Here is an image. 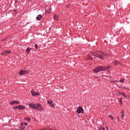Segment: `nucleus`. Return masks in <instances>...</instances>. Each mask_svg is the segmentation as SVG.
Listing matches in <instances>:
<instances>
[{"instance_id":"obj_6","label":"nucleus","mask_w":130,"mask_h":130,"mask_svg":"<svg viewBox=\"0 0 130 130\" xmlns=\"http://www.w3.org/2000/svg\"><path fill=\"white\" fill-rule=\"evenodd\" d=\"M26 74H29V70H21L19 72L20 76H23L24 75H26Z\"/></svg>"},{"instance_id":"obj_25","label":"nucleus","mask_w":130,"mask_h":130,"mask_svg":"<svg viewBox=\"0 0 130 130\" xmlns=\"http://www.w3.org/2000/svg\"><path fill=\"white\" fill-rule=\"evenodd\" d=\"M123 89H124V90H129V88H128V87H123Z\"/></svg>"},{"instance_id":"obj_18","label":"nucleus","mask_w":130,"mask_h":130,"mask_svg":"<svg viewBox=\"0 0 130 130\" xmlns=\"http://www.w3.org/2000/svg\"><path fill=\"white\" fill-rule=\"evenodd\" d=\"M24 120H26L29 122L31 121V119L30 118L26 117L24 118Z\"/></svg>"},{"instance_id":"obj_1","label":"nucleus","mask_w":130,"mask_h":130,"mask_svg":"<svg viewBox=\"0 0 130 130\" xmlns=\"http://www.w3.org/2000/svg\"><path fill=\"white\" fill-rule=\"evenodd\" d=\"M91 55H93V56H95L96 57H98V58H100V59L102 60L104 59V56H107V54L105 52H103L101 51L91 52Z\"/></svg>"},{"instance_id":"obj_16","label":"nucleus","mask_w":130,"mask_h":130,"mask_svg":"<svg viewBox=\"0 0 130 130\" xmlns=\"http://www.w3.org/2000/svg\"><path fill=\"white\" fill-rule=\"evenodd\" d=\"M121 115L122 118L123 119V118L124 117V112H123V111H121Z\"/></svg>"},{"instance_id":"obj_27","label":"nucleus","mask_w":130,"mask_h":130,"mask_svg":"<svg viewBox=\"0 0 130 130\" xmlns=\"http://www.w3.org/2000/svg\"><path fill=\"white\" fill-rule=\"evenodd\" d=\"M35 47L36 49H37V48H38V45H37V44H35Z\"/></svg>"},{"instance_id":"obj_33","label":"nucleus","mask_w":130,"mask_h":130,"mask_svg":"<svg viewBox=\"0 0 130 130\" xmlns=\"http://www.w3.org/2000/svg\"><path fill=\"white\" fill-rule=\"evenodd\" d=\"M45 129H46V128H42V129H40L39 130H45Z\"/></svg>"},{"instance_id":"obj_15","label":"nucleus","mask_w":130,"mask_h":130,"mask_svg":"<svg viewBox=\"0 0 130 130\" xmlns=\"http://www.w3.org/2000/svg\"><path fill=\"white\" fill-rule=\"evenodd\" d=\"M31 49H32V48H27L26 49V52L27 54H28V53H30V51L31 50Z\"/></svg>"},{"instance_id":"obj_17","label":"nucleus","mask_w":130,"mask_h":130,"mask_svg":"<svg viewBox=\"0 0 130 130\" xmlns=\"http://www.w3.org/2000/svg\"><path fill=\"white\" fill-rule=\"evenodd\" d=\"M114 64L115 66H117V64H120V62L118 61L115 60Z\"/></svg>"},{"instance_id":"obj_24","label":"nucleus","mask_w":130,"mask_h":130,"mask_svg":"<svg viewBox=\"0 0 130 130\" xmlns=\"http://www.w3.org/2000/svg\"><path fill=\"white\" fill-rule=\"evenodd\" d=\"M108 116H109V117H110V118L112 119V120H113V119H114L113 118V116H112V115H109Z\"/></svg>"},{"instance_id":"obj_9","label":"nucleus","mask_w":130,"mask_h":130,"mask_svg":"<svg viewBox=\"0 0 130 130\" xmlns=\"http://www.w3.org/2000/svg\"><path fill=\"white\" fill-rule=\"evenodd\" d=\"M25 128H26V127L24 126L23 123H21L20 126L19 127L20 130H24Z\"/></svg>"},{"instance_id":"obj_5","label":"nucleus","mask_w":130,"mask_h":130,"mask_svg":"<svg viewBox=\"0 0 130 130\" xmlns=\"http://www.w3.org/2000/svg\"><path fill=\"white\" fill-rule=\"evenodd\" d=\"M12 52V51L10 50H5L1 52V55H7V54H10Z\"/></svg>"},{"instance_id":"obj_4","label":"nucleus","mask_w":130,"mask_h":130,"mask_svg":"<svg viewBox=\"0 0 130 130\" xmlns=\"http://www.w3.org/2000/svg\"><path fill=\"white\" fill-rule=\"evenodd\" d=\"M77 113L78 114H80L81 113L84 114L85 113V111H84V109L82 107H79L77 109Z\"/></svg>"},{"instance_id":"obj_2","label":"nucleus","mask_w":130,"mask_h":130,"mask_svg":"<svg viewBox=\"0 0 130 130\" xmlns=\"http://www.w3.org/2000/svg\"><path fill=\"white\" fill-rule=\"evenodd\" d=\"M110 66H106V67H103V66H100L96 67L95 69H93L92 71L93 73L95 74H97V73H99L100 72H105L107 70H109V69H110Z\"/></svg>"},{"instance_id":"obj_31","label":"nucleus","mask_w":130,"mask_h":130,"mask_svg":"<svg viewBox=\"0 0 130 130\" xmlns=\"http://www.w3.org/2000/svg\"><path fill=\"white\" fill-rule=\"evenodd\" d=\"M24 125H28V122L24 123Z\"/></svg>"},{"instance_id":"obj_26","label":"nucleus","mask_w":130,"mask_h":130,"mask_svg":"<svg viewBox=\"0 0 130 130\" xmlns=\"http://www.w3.org/2000/svg\"><path fill=\"white\" fill-rule=\"evenodd\" d=\"M13 109H19V106H15L13 108Z\"/></svg>"},{"instance_id":"obj_11","label":"nucleus","mask_w":130,"mask_h":130,"mask_svg":"<svg viewBox=\"0 0 130 130\" xmlns=\"http://www.w3.org/2000/svg\"><path fill=\"white\" fill-rule=\"evenodd\" d=\"M19 103L20 102L17 101H13L10 102V104H11V105H14V104H19Z\"/></svg>"},{"instance_id":"obj_7","label":"nucleus","mask_w":130,"mask_h":130,"mask_svg":"<svg viewBox=\"0 0 130 130\" xmlns=\"http://www.w3.org/2000/svg\"><path fill=\"white\" fill-rule=\"evenodd\" d=\"M30 92L32 96H37V95H40V93L39 92H36L33 90H31Z\"/></svg>"},{"instance_id":"obj_37","label":"nucleus","mask_w":130,"mask_h":130,"mask_svg":"<svg viewBox=\"0 0 130 130\" xmlns=\"http://www.w3.org/2000/svg\"><path fill=\"white\" fill-rule=\"evenodd\" d=\"M107 129H108V127H107Z\"/></svg>"},{"instance_id":"obj_10","label":"nucleus","mask_w":130,"mask_h":130,"mask_svg":"<svg viewBox=\"0 0 130 130\" xmlns=\"http://www.w3.org/2000/svg\"><path fill=\"white\" fill-rule=\"evenodd\" d=\"M43 18V16L42 15H39L37 16L36 19L37 21H40Z\"/></svg>"},{"instance_id":"obj_14","label":"nucleus","mask_w":130,"mask_h":130,"mask_svg":"<svg viewBox=\"0 0 130 130\" xmlns=\"http://www.w3.org/2000/svg\"><path fill=\"white\" fill-rule=\"evenodd\" d=\"M121 95L122 96H123V97H124V98H125L126 99H127V96H126L125 93L121 92Z\"/></svg>"},{"instance_id":"obj_35","label":"nucleus","mask_w":130,"mask_h":130,"mask_svg":"<svg viewBox=\"0 0 130 130\" xmlns=\"http://www.w3.org/2000/svg\"><path fill=\"white\" fill-rule=\"evenodd\" d=\"M118 121H119V117L117 116Z\"/></svg>"},{"instance_id":"obj_36","label":"nucleus","mask_w":130,"mask_h":130,"mask_svg":"<svg viewBox=\"0 0 130 130\" xmlns=\"http://www.w3.org/2000/svg\"><path fill=\"white\" fill-rule=\"evenodd\" d=\"M14 12H15V14H17V10H15Z\"/></svg>"},{"instance_id":"obj_23","label":"nucleus","mask_w":130,"mask_h":130,"mask_svg":"<svg viewBox=\"0 0 130 130\" xmlns=\"http://www.w3.org/2000/svg\"><path fill=\"white\" fill-rule=\"evenodd\" d=\"M50 106H51V107H52V108H54L55 107V106H54V104L52 103L50 105Z\"/></svg>"},{"instance_id":"obj_28","label":"nucleus","mask_w":130,"mask_h":130,"mask_svg":"<svg viewBox=\"0 0 130 130\" xmlns=\"http://www.w3.org/2000/svg\"><path fill=\"white\" fill-rule=\"evenodd\" d=\"M101 130H105V128H104L102 126L101 127Z\"/></svg>"},{"instance_id":"obj_13","label":"nucleus","mask_w":130,"mask_h":130,"mask_svg":"<svg viewBox=\"0 0 130 130\" xmlns=\"http://www.w3.org/2000/svg\"><path fill=\"white\" fill-rule=\"evenodd\" d=\"M53 18L54 19V20H55L56 21H58V15L56 14L54 15L53 16Z\"/></svg>"},{"instance_id":"obj_12","label":"nucleus","mask_w":130,"mask_h":130,"mask_svg":"<svg viewBox=\"0 0 130 130\" xmlns=\"http://www.w3.org/2000/svg\"><path fill=\"white\" fill-rule=\"evenodd\" d=\"M18 109H19V110H24V109H25V106L22 105L18 106Z\"/></svg>"},{"instance_id":"obj_21","label":"nucleus","mask_w":130,"mask_h":130,"mask_svg":"<svg viewBox=\"0 0 130 130\" xmlns=\"http://www.w3.org/2000/svg\"><path fill=\"white\" fill-rule=\"evenodd\" d=\"M119 101L120 104L121 105V104H122V98H120L119 99Z\"/></svg>"},{"instance_id":"obj_32","label":"nucleus","mask_w":130,"mask_h":130,"mask_svg":"<svg viewBox=\"0 0 130 130\" xmlns=\"http://www.w3.org/2000/svg\"><path fill=\"white\" fill-rule=\"evenodd\" d=\"M66 7H67V8H70V5H67V6H66Z\"/></svg>"},{"instance_id":"obj_8","label":"nucleus","mask_w":130,"mask_h":130,"mask_svg":"<svg viewBox=\"0 0 130 130\" xmlns=\"http://www.w3.org/2000/svg\"><path fill=\"white\" fill-rule=\"evenodd\" d=\"M51 12V9L50 7H48V8H46L45 11V14H50V12Z\"/></svg>"},{"instance_id":"obj_22","label":"nucleus","mask_w":130,"mask_h":130,"mask_svg":"<svg viewBox=\"0 0 130 130\" xmlns=\"http://www.w3.org/2000/svg\"><path fill=\"white\" fill-rule=\"evenodd\" d=\"M47 103L50 105L52 103V101L51 100H48L47 101Z\"/></svg>"},{"instance_id":"obj_20","label":"nucleus","mask_w":130,"mask_h":130,"mask_svg":"<svg viewBox=\"0 0 130 130\" xmlns=\"http://www.w3.org/2000/svg\"><path fill=\"white\" fill-rule=\"evenodd\" d=\"M125 81V79H121L120 80H119V82L120 83H124Z\"/></svg>"},{"instance_id":"obj_3","label":"nucleus","mask_w":130,"mask_h":130,"mask_svg":"<svg viewBox=\"0 0 130 130\" xmlns=\"http://www.w3.org/2000/svg\"><path fill=\"white\" fill-rule=\"evenodd\" d=\"M29 106L30 108H32V109L37 110L38 111H42V110H43L42 105L40 104H34L33 103H30Z\"/></svg>"},{"instance_id":"obj_19","label":"nucleus","mask_w":130,"mask_h":130,"mask_svg":"<svg viewBox=\"0 0 130 130\" xmlns=\"http://www.w3.org/2000/svg\"><path fill=\"white\" fill-rule=\"evenodd\" d=\"M87 59L92 60L93 58L90 55H87Z\"/></svg>"},{"instance_id":"obj_29","label":"nucleus","mask_w":130,"mask_h":130,"mask_svg":"<svg viewBox=\"0 0 130 130\" xmlns=\"http://www.w3.org/2000/svg\"><path fill=\"white\" fill-rule=\"evenodd\" d=\"M7 38H4V39H3V41H5V40H7Z\"/></svg>"},{"instance_id":"obj_34","label":"nucleus","mask_w":130,"mask_h":130,"mask_svg":"<svg viewBox=\"0 0 130 130\" xmlns=\"http://www.w3.org/2000/svg\"><path fill=\"white\" fill-rule=\"evenodd\" d=\"M98 130H101V127H99Z\"/></svg>"},{"instance_id":"obj_30","label":"nucleus","mask_w":130,"mask_h":130,"mask_svg":"<svg viewBox=\"0 0 130 130\" xmlns=\"http://www.w3.org/2000/svg\"><path fill=\"white\" fill-rule=\"evenodd\" d=\"M118 94L117 95H121V92H118Z\"/></svg>"}]
</instances>
